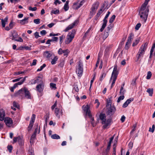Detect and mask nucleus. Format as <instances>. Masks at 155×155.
<instances>
[{
	"label": "nucleus",
	"instance_id": "nucleus-6",
	"mask_svg": "<svg viewBox=\"0 0 155 155\" xmlns=\"http://www.w3.org/2000/svg\"><path fill=\"white\" fill-rule=\"evenodd\" d=\"M149 10H140L139 14L142 19V21H143V22L145 23L147 19L148 15Z\"/></svg>",
	"mask_w": 155,
	"mask_h": 155
},
{
	"label": "nucleus",
	"instance_id": "nucleus-60",
	"mask_svg": "<svg viewBox=\"0 0 155 155\" xmlns=\"http://www.w3.org/2000/svg\"><path fill=\"white\" fill-rule=\"evenodd\" d=\"M15 41L20 42H22L23 41V39L21 37H19L18 39H15Z\"/></svg>",
	"mask_w": 155,
	"mask_h": 155
},
{
	"label": "nucleus",
	"instance_id": "nucleus-55",
	"mask_svg": "<svg viewBox=\"0 0 155 155\" xmlns=\"http://www.w3.org/2000/svg\"><path fill=\"white\" fill-rule=\"evenodd\" d=\"M103 11L102 10V8L100 9V11H98V12H97L96 15V16L97 17H99L101 14L102 13Z\"/></svg>",
	"mask_w": 155,
	"mask_h": 155
},
{
	"label": "nucleus",
	"instance_id": "nucleus-49",
	"mask_svg": "<svg viewBox=\"0 0 155 155\" xmlns=\"http://www.w3.org/2000/svg\"><path fill=\"white\" fill-rule=\"evenodd\" d=\"M40 132V127L39 128V129H38V127L37 126L36 128H35V131L33 134L36 135V134L38 133L39 134Z\"/></svg>",
	"mask_w": 155,
	"mask_h": 155
},
{
	"label": "nucleus",
	"instance_id": "nucleus-45",
	"mask_svg": "<svg viewBox=\"0 0 155 155\" xmlns=\"http://www.w3.org/2000/svg\"><path fill=\"white\" fill-rule=\"evenodd\" d=\"M33 124H34V123H33V122H30V124L28 127V130L29 131V130L31 129V128L33 125Z\"/></svg>",
	"mask_w": 155,
	"mask_h": 155
},
{
	"label": "nucleus",
	"instance_id": "nucleus-40",
	"mask_svg": "<svg viewBox=\"0 0 155 155\" xmlns=\"http://www.w3.org/2000/svg\"><path fill=\"white\" fill-rule=\"evenodd\" d=\"M106 75V74L104 73V72H103L102 73L101 76H100L99 80L101 81H102L103 79L105 77Z\"/></svg>",
	"mask_w": 155,
	"mask_h": 155
},
{
	"label": "nucleus",
	"instance_id": "nucleus-53",
	"mask_svg": "<svg viewBox=\"0 0 155 155\" xmlns=\"http://www.w3.org/2000/svg\"><path fill=\"white\" fill-rule=\"evenodd\" d=\"M14 26V24L13 22L12 21H11L9 23L8 26L11 29L13 28Z\"/></svg>",
	"mask_w": 155,
	"mask_h": 155
},
{
	"label": "nucleus",
	"instance_id": "nucleus-59",
	"mask_svg": "<svg viewBox=\"0 0 155 155\" xmlns=\"http://www.w3.org/2000/svg\"><path fill=\"white\" fill-rule=\"evenodd\" d=\"M107 105H106L107 107H111V106H112V105H111V103L110 100H109V101H107Z\"/></svg>",
	"mask_w": 155,
	"mask_h": 155
},
{
	"label": "nucleus",
	"instance_id": "nucleus-17",
	"mask_svg": "<svg viewBox=\"0 0 155 155\" xmlns=\"http://www.w3.org/2000/svg\"><path fill=\"white\" fill-rule=\"evenodd\" d=\"M98 5L96 3L94 4L93 5L91 8V13L93 14L95 13V11L97 8Z\"/></svg>",
	"mask_w": 155,
	"mask_h": 155
},
{
	"label": "nucleus",
	"instance_id": "nucleus-36",
	"mask_svg": "<svg viewBox=\"0 0 155 155\" xmlns=\"http://www.w3.org/2000/svg\"><path fill=\"white\" fill-rule=\"evenodd\" d=\"M125 91V90L124 89V88H123L122 87H120V95H124V94Z\"/></svg>",
	"mask_w": 155,
	"mask_h": 155
},
{
	"label": "nucleus",
	"instance_id": "nucleus-48",
	"mask_svg": "<svg viewBox=\"0 0 155 155\" xmlns=\"http://www.w3.org/2000/svg\"><path fill=\"white\" fill-rule=\"evenodd\" d=\"M139 39L136 40L132 44V46L134 47L136 45L139 43Z\"/></svg>",
	"mask_w": 155,
	"mask_h": 155
},
{
	"label": "nucleus",
	"instance_id": "nucleus-51",
	"mask_svg": "<svg viewBox=\"0 0 155 155\" xmlns=\"http://www.w3.org/2000/svg\"><path fill=\"white\" fill-rule=\"evenodd\" d=\"M28 9L30 11H36L37 10V8L36 7L32 8V7L30 6L29 7Z\"/></svg>",
	"mask_w": 155,
	"mask_h": 155
},
{
	"label": "nucleus",
	"instance_id": "nucleus-26",
	"mask_svg": "<svg viewBox=\"0 0 155 155\" xmlns=\"http://www.w3.org/2000/svg\"><path fill=\"white\" fill-rule=\"evenodd\" d=\"M69 1H67L66 3L65 4L64 7V9L65 11H68L69 8V6L68 5Z\"/></svg>",
	"mask_w": 155,
	"mask_h": 155
},
{
	"label": "nucleus",
	"instance_id": "nucleus-35",
	"mask_svg": "<svg viewBox=\"0 0 155 155\" xmlns=\"http://www.w3.org/2000/svg\"><path fill=\"white\" fill-rule=\"evenodd\" d=\"M130 43L127 41L124 47L125 49L127 50L129 49L130 46Z\"/></svg>",
	"mask_w": 155,
	"mask_h": 155
},
{
	"label": "nucleus",
	"instance_id": "nucleus-31",
	"mask_svg": "<svg viewBox=\"0 0 155 155\" xmlns=\"http://www.w3.org/2000/svg\"><path fill=\"white\" fill-rule=\"evenodd\" d=\"M153 88H148L147 90V92L148 93L150 96H152L153 93Z\"/></svg>",
	"mask_w": 155,
	"mask_h": 155
},
{
	"label": "nucleus",
	"instance_id": "nucleus-9",
	"mask_svg": "<svg viewBox=\"0 0 155 155\" xmlns=\"http://www.w3.org/2000/svg\"><path fill=\"white\" fill-rule=\"evenodd\" d=\"M54 55L52 52L49 51H45L43 53L44 57L46 58L48 60L52 59V58Z\"/></svg>",
	"mask_w": 155,
	"mask_h": 155
},
{
	"label": "nucleus",
	"instance_id": "nucleus-16",
	"mask_svg": "<svg viewBox=\"0 0 155 155\" xmlns=\"http://www.w3.org/2000/svg\"><path fill=\"white\" fill-rule=\"evenodd\" d=\"M26 77H25L22 80H21L20 81L15 83L14 85L13 86V88H15L18 85H20L23 84V82L25 81V80Z\"/></svg>",
	"mask_w": 155,
	"mask_h": 155
},
{
	"label": "nucleus",
	"instance_id": "nucleus-2",
	"mask_svg": "<svg viewBox=\"0 0 155 155\" xmlns=\"http://www.w3.org/2000/svg\"><path fill=\"white\" fill-rule=\"evenodd\" d=\"M147 45L148 43H146L142 45L140 48L136 56L137 61H139L140 58L143 57L147 48Z\"/></svg>",
	"mask_w": 155,
	"mask_h": 155
},
{
	"label": "nucleus",
	"instance_id": "nucleus-25",
	"mask_svg": "<svg viewBox=\"0 0 155 155\" xmlns=\"http://www.w3.org/2000/svg\"><path fill=\"white\" fill-rule=\"evenodd\" d=\"M28 18H25L23 19L20 21V23L22 25H24L25 24H26L28 22Z\"/></svg>",
	"mask_w": 155,
	"mask_h": 155
},
{
	"label": "nucleus",
	"instance_id": "nucleus-63",
	"mask_svg": "<svg viewBox=\"0 0 155 155\" xmlns=\"http://www.w3.org/2000/svg\"><path fill=\"white\" fill-rule=\"evenodd\" d=\"M37 60L36 59H34L33 61L32 64H31V66H35L36 65Z\"/></svg>",
	"mask_w": 155,
	"mask_h": 155
},
{
	"label": "nucleus",
	"instance_id": "nucleus-64",
	"mask_svg": "<svg viewBox=\"0 0 155 155\" xmlns=\"http://www.w3.org/2000/svg\"><path fill=\"white\" fill-rule=\"evenodd\" d=\"M116 155V149L115 148V147H114L113 148V151L112 155Z\"/></svg>",
	"mask_w": 155,
	"mask_h": 155
},
{
	"label": "nucleus",
	"instance_id": "nucleus-5",
	"mask_svg": "<svg viewBox=\"0 0 155 155\" xmlns=\"http://www.w3.org/2000/svg\"><path fill=\"white\" fill-rule=\"evenodd\" d=\"M83 72V63L81 61H79L78 62V65L76 67V72L78 76L81 77L82 75Z\"/></svg>",
	"mask_w": 155,
	"mask_h": 155
},
{
	"label": "nucleus",
	"instance_id": "nucleus-58",
	"mask_svg": "<svg viewBox=\"0 0 155 155\" xmlns=\"http://www.w3.org/2000/svg\"><path fill=\"white\" fill-rule=\"evenodd\" d=\"M8 149L9 153H11L12 150V146H8L7 147Z\"/></svg>",
	"mask_w": 155,
	"mask_h": 155
},
{
	"label": "nucleus",
	"instance_id": "nucleus-19",
	"mask_svg": "<svg viewBox=\"0 0 155 155\" xmlns=\"http://www.w3.org/2000/svg\"><path fill=\"white\" fill-rule=\"evenodd\" d=\"M36 88L38 92H41L43 90V85L42 84H39L37 86Z\"/></svg>",
	"mask_w": 155,
	"mask_h": 155
},
{
	"label": "nucleus",
	"instance_id": "nucleus-39",
	"mask_svg": "<svg viewBox=\"0 0 155 155\" xmlns=\"http://www.w3.org/2000/svg\"><path fill=\"white\" fill-rule=\"evenodd\" d=\"M113 27V25L111 24H110L109 25L108 27L105 30L108 31L109 32L110 30V29L112 28Z\"/></svg>",
	"mask_w": 155,
	"mask_h": 155
},
{
	"label": "nucleus",
	"instance_id": "nucleus-4",
	"mask_svg": "<svg viewBox=\"0 0 155 155\" xmlns=\"http://www.w3.org/2000/svg\"><path fill=\"white\" fill-rule=\"evenodd\" d=\"M118 74V73L117 71V66H114L113 71L112 73L111 76L110 77L109 81L110 83L112 81V80L111 85V88H112L113 86L114 85L115 82Z\"/></svg>",
	"mask_w": 155,
	"mask_h": 155
},
{
	"label": "nucleus",
	"instance_id": "nucleus-22",
	"mask_svg": "<svg viewBox=\"0 0 155 155\" xmlns=\"http://www.w3.org/2000/svg\"><path fill=\"white\" fill-rule=\"evenodd\" d=\"M36 135L33 134L31 136V139L30 140V143L31 145H32L34 143V140L36 138Z\"/></svg>",
	"mask_w": 155,
	"mask_h": 155
},
{
	"label": "nucleus",
	"instance_id": "nucleus-52",
	"mask_svg": "<svg viewBox=\"0 0 155 155\" xmlns=\"http://www.w3.org/2000/svg\"><path fill=\"white\" fill-rule=\"evenodd\" d=\"M60 44H61L63 42V40L64 38V37L62 35L60 37Z\"/></svg>",
	"mask_w": 155,
	"mask_h": 155
},
{
	"label": "nucleus",
	"instance_id": "nucleus-8",
	"mask_svg": "<svg viewBox=\"0 0 155 155\" xmlns=\"http://www.w3.org/2000/svg\"><path fill=\"white\" fill-rule=\"evenodd\" d=\"M115 110V107L112 105V106L107 107L106 114L107 115L111 116L114 114Z\"/></svg>",
	"mask_w": 155,
	"mask_h": 155
},
{
	"label": "nucleus",
	"instance_id": "nucleus-54",
	"mask_svg": "<svg viewBox=\"0 0 155 155\" xmlns=\"http://www.w3.org/2000/svg\"><path fill=\"white\" fill-rule=\"evenodd\" d=\"M110 14V12H108L107 13L106 15L105 16V17L104 20L103 21H107L106 19L108 17L109 15Z\"/></svg>",
	"mask_w": 155,
	"mask_h": 155
},
{
	"label": "nucleus",
	"instance_id": "nucleus-23",
	"mask_svg": "<svg viewBox=\"0 0 155 155\" xmlns=\"http://www.w3.org/2000/svg\"><path fill=\"white\" fill-rule=\"evenodd\" d=\"M109 32L106 30H105L104 32L102 35V38L104 40L106 38L108 37L109 35Z\"/></svg>",
	"mask_w": 155,
	"mask_h": 155
},
{
	"label": "nucleus",
	"instance_id": "nucleus-24",
	"mask_svg": "<svg viewBox=\"0 0 155 155\" xmlns=\"http://www.w3.org/2000/svg\"><path fill=\"white\" fill-rule=\"evenodd\" d=\"M134 35L133 33H130L129 34V35L127 41L131 43V41L133 39L134 37Z\"/></svg>",
	"mask_w": 155,
	"mask_h": 155
},
{
	"label": "nucleus",
	"instance_id": "nucleus-15",
	"mask_svg": "<svg viewBox=\"0 0 155 155\" xmlns=\"http://www.w3.org/2000/svg\"><path fill=\"white\" fill-rule=\"evenodd\" d=\"M149 1L150 0H145L144 3L142 5L140 10H149L148 9L146 8V7Z\"/></svg>",
	"mask_w": 155,
	"mask_h": 155
},
{
	"label": "nucleus",
	"instance_id": "nucleus-12",
	"mask_svg": "<svg viewBox=\"0 0 155 155\" xmlns=\"http://www.w3.org/2000/svg\"><path fill=\"white\" fill-rule=\"evenodd\" d=\"M6 125L8 127H11L12 123L13 121L12 119L8 117L5 118L4 120Z\"/></svg>",
	"mask_w": 155,
	"mask_h": 155
},
{
	"label": "nucleus",
	"instance_id": "nucleus-46",
	"mask_svg": "<svg viewBox=\"0 0 155 155\" xmlns=\"http://www.w3.org/2000/svg\"><path fill=\"white\" fill-rule=\"evenodd\" d=\"M114 135L113 137H111L109 141V142L108 143V145L111 146V143H112V141H113V140L114 139Z\"/></svg>",
	"mask_w": 155,
	"mask_h": 155
},
{
	"label": "nucleus",
	"instance_id": "nucleus-13",
	"mask_svg": "<svg viewBox=\"0 0 155 155\" xmlns=\"http://www.w3.org/2000/svg\"><path fill=\"white\" fill-rule=\"evenodd\" d=\"M69 52V51L68 49L63 50L62 48H60L59 49L58 51V53L59 55H61L62 54H64V56H67Z\"/></svg>",
	"mask_w": 155,
	"mask_h": 155
},
{
	"label": "nucleus",
	"instance_id": "nucleus-27",
	"mask_svg": "<svg viewBox=\"0 0 155 155\" xmlns=\"http://www.w3.org/2000/svg\"><path fill=\"white\" fill-rule=\"evenodd\" d=\"M55 113L56 116L58 118H60V112H59V109L58 108H56L55 110Z\"/></svg>",
	"mask_w": 155,
	"mask_h": 155
},
{
	"label": "nucleus",
	"instance_id": "nucleus-21",
	"mask_svg": "<svg viewBox=\"0 0 155 155\" xmlns=\"http://www.w3.org/2000/svg\"><path fill=\"white\" fill-rule=\"evenodd\" d=\"M51 59L52 60L51 61V64L52 65L56 63V61L58 60V57L57 56H55L54 55Z\"/></svg>",
	"mask_w": 155,
	"mask_h": 155
},
{
	"label": "nucleus",
	"instance_id": "nucleus-29",
	"mask_svg": "<svg viewBox=\"0 0 155 155\" xmlns=\"http://www.w3.org/2000/svg\"><path fill=\"white\" fill-rule=\"evenodd\" d=\"M107 21H103V23L102 25V27L100 29V31L101 32H102L104 30V29L105 28L106 26V25L107 23Z\"/></svg>",
	"mask_w": 155,
	"mask_h": 155
},
{
	"label": "nucleus",
	"instance_id": "nucleus-56",
	"mask_svg": "<svg viewBox=\"0 0 155 155\" xmlns=\"http://www.w3.org/2000/svg\"><path fill=\"white\" fill-rule=\"evenodd\" d=\"M141 26V24L140 23H138L135 27V29L136 30H138Z\"/></svg>",
	"mask_w": 155,
	"mask_h": 155
},
{
	"label": "nucleus",
	"instance_id": "nucleus-18",
	"mask_svg": "<svg viewBox=\"0 0 155 155\" xmlns=\"http://www.w3.org/2000/svg\"><path fill=\"white\" fill-rule=\"evenodd\" d=\"M11 33L12 36V40L15 39L18 36L17 33L15 30L12 31H11Z\"/></svg>",
	"mask_w": 155,
	"mask_h": 155
},
{
	"label": "nucleus",
	"instance_id": "nucleus-7",
	"mask_svg": "<svg viewBox=\"0 0 155 155\" xmlns=\"http://www.w3.org/2000/svg\"><path fill=\"white\" fill-rule=\"evenodd\" d=\"M75 32V30L73 29L71 32H70L68 33L65 41V43L66 44H68L72 41L74 37Z\"/></svg>",
	"mask_w": 155,
	"mask_h": 155
},
{
	"label": "nucleus",
	"instance_id": "nucleus-33",
	"mask_svg": "<svg viewBox=\"0 0 155 155\" xmlns=\"http://www.w3.org/2000/svg\"><path fill=\"white\" fill-rule=\"evenodd\" d=\"M59 13V10L58 9H56L55 8H54V9H53L51 10V14H52L57 15Z\"/></svg>",
	"mask_w": 155,
	"mask_h": 155
},
{
	"label": "nucleus",
	"instance_id": "nucleus-11",
	"mask_svg": "<svg viewBox=\"0 0 155 155\" xmlns=\"http://www.w3.org/2000/svg\"><path fill=\"white\" fill-rule=\"evenodd\" d=\"M78 20H76L72 24L69 25L67 27L64 31L65 32H67L69 30L72 29L76 25L78 24Z\"/></svg>",
	"mask_w": 155,
	"mask_h": 155
},
{
	"label": "nucleus",
	"instance_id": "nucleus-43",
	"mask_svg": "<svg viewBox=\"0 0 155 155\" xmlns=\"http://www.w3.org/2000/svg\"><path fill=\"white\" fill-rule=\"evenodd\" d=\"M35 118V114H33L31 118V120L30 122L34 123Z\"/></svg>",
	"mask_w": 155,
	"mask_h": 155
},
{
	"label": "nucleus",
	"instance_id": "nucleus-41",
	"mask_svg": "<svg viewBox=\"0 0 155 155\" xmlns=\"http://www.w3.org/2000/svg\"><path fill=\"white\" fill-rule=\"evenodd\" d=\"M115 17H116V16H115V15H113L110 18V20H109V22L110 23H112L114 21V20L115 19Z\"/></svg>",
	"mask_w": 155,
	"mask_h": 155
},
{
	"label": "nucleus",
	"instance_id": "nucleus-32",
	"mask_svg": "<svg viewBox=\"0 0 155 155\" xmlns=\"http://www.w3.org/2000/svg\"><path fill=\"white\" fill-rule=\"evenodd\" d=\"M80 7L78 3H74L72 6L73 8L74 9H77Z\"/></svg>",
	"mask_w": 155,
	"mask_h": 155
},
{
	"label": "nucleus",
	"instance_id": "nucleus-34",
	"mask_svg": "<svg viewBox=\"0 0 155 155\" xmlns=\"http://www.w3.org/2000/svg\"><path fill=\"white\" fill-rule=\"evenodd\" d=\"M51 137L53 139H58L60 138V136L56 134H54L52 135L51 136Z\"/></svg>",
	"mask_w": 155,
	"mask_h": 155
},
{
	"label": "nucleus",
	"instance_id": "nucleus-62",
	"mask_svg": "<svg viewBox=\"0 0 155 155\" xmlns=\"http://www.w3.org/2000/svg\"><path fill=\"white\" fill-rule=\"evenodd\" d=\"M64 65V62L63 61H61L60 64H59L58 66L61 67H63Z\"/></svg>",
	"mask_w": 155,
	"mask_h": 155
},
{
	"label": "nucleus",
	"instance_id": "nucleus-10",
	"mask_svg": "<svg viewBox=\"0 0 155 155\" xmlns=\"http://www.w3.org/2000/svg\"><path fill=\"white\" fill-rule=\"evenodd\" d=\"M82 107L83 108V110L85 112L86 115H88V116H91V111L90 110V105L87 104L86 106L84 105Z\"/></svg>",
	"mask_w": 155,
	"mask_h": 155
},
{
	"label": "nucleus",
	"instance_id": "nucleus-30",
	"mask_svg": "<svg viewBox=\"0 0 155 155\" xmlns=\"http://www.w3.org/2000/svg\"><path fill=\"white\" fill-rule=\"evenodd\" d=\"M18 141L19 144L20 145H22L24 143V140L22 137H18Z\"/></svg>",
	"mask_w": 155,
	"mask_h": 155
},
{
	"label": "nucleus",
	"instance_id": "nucleus-3",
	"mask_svg": "<svg viewBox=\"0 0 155 155\" xmlns=\"http://www.w3.org/2000/svg\"><path fill=\"white\" fill-rule=\"evenodd\" d=\"M99 118L100 120L102 121V123L104 124L103 126L104 128L105 129L110 124L111 119H109L106 120V115L103 113H101L99 115Z\"/></svg>",
	"mask_w": 155,
	"mask_h": 155
},
{
	"label": "nucleus",
	"instance_id": "nucleus-38",
	"mask_svg": "<svg viewBox=\"0 0 155 155\" xmlns=\"http://www.w3.org/2000/svg\"><path fill=\"white\" fill-rule=\"evenodd\" d=\"M50 87L51 89H55L56 88V84L53 83L50 84Z\"/></svg>",
	"mask_w": 155,
	"mask_h": 155
},
{
	"label": "nucleus",
	"instance_id": "nucleus-14",
	"mask_svg": "<svg viewBox=\"0 0 155 155\" xmlns=\"http://www.w3.org/2000/svg\"><path fill=\"white\" fill-rule=\"evenodd\" d=\"M5 113L3 109H0V120L3 121L5 119Z\"/></svg>",
	"mask_w": 155,
	"mask_h": 155
},
{
	"label": "nucleus",
	"instance_id": "nucleus-20",
	"mask_svg": "<svg viewBox=\"0 0 155 155\" xmlns=\"http://www.w3.org/2000/svg\"><path fill=\"white\" fill-rule=\"evenodd\" d=\"M8 18L6 17L4 19H1L2 25L3 28H5L6 23L7 22Z\"/></svg>",
	"mask_w": 155,
	"mask_h": 155
},
{
	"label": "nucleus",
	"instance_id": "nucleus-50",
	"mask_svg": "<svg viewBox=\"0 0 155 155\" xmlns=\"http://www.w3.org/2000/svg\"><path fill=\"white\" fill-rule=\"evenodd\" d=\"M91 29V28H89L88 29V30L87 31H86V32L85 33L84 36H83V38H85L87 36V35H88V34L89 33V32L90 31V30Z\"/></svg>",
	"mask_w": 155,
	"mask_h": 155
},
{
	"label": "nucleus",
	"instance_id": "nucleus-1",
	"mask_svg": "<svg viewBox=\"0 0 155 155\" xmlns=\"http://www.w3.org/2000/svg\"><path fill=\"white\" fill-rule=\"evenodd\" d=\"M15 96L17 97H21L23 98L25 97L27 98L31 99V95L27 88L24 87L15 93Z\"/></svg>",
	"mask_w": 155,
	"mask_h": 155
},
{
	"label": "nucleus",
	"instance_id": "nucleus-37",
	"mask_svg": "<svg viewBox=\"0 0 155 155\" xmlns=\"http://www.w3.org/2000/svg\"><path fill=\"white\" fill-rule=\"evenodd\" d=\"M41 78L39 77H38L36 80H34V81L33 84H35L36 83H38L39 82V81H41Z\"/></svg>",
	"mask_w": 155,
	"mask_h": 155
},
{
	"label": "nucleus",
	"instance_id": "nucleus-42",
	"mask_svg": "<svg viewBox=\"0 0 155 155\" xmlns=\"http://www.w3.org/2000/svg\"><path fill=\"white\" fill-rule=\"evenodd\" d=\"M124 95H121V96H120L118 98L117 100V102L118 103L121 100H123L124 99Z\"/></svg>",
	"mask_w": 155,
	"mask_h": 155
},
{
	"label": "nucleus",
	"instance_id": "nucleus-44",
	"mask_svg": "<svg viewBox=\"0 0 155 155\" xmlns=\"http://www.w3.org/2000/svg\"><path fill=\"white\" fill-rule=\"evenodd\" d=\"M152 75V74L150 71H149L148 72L147 74V79H150Z\"/></svg>",
	"mask_w": 155,
	"mask_h": 155
},
{
	"label": "nucleus",
	"instance_id": "nucleus-61",
	"mask_svg": "<svg viewBox=\"0 0 155 155\" xmlns=\"http://www.w3.org/2000/svg\"><path fill=\"white\" fill-rule=\"evenodd\" d=\"M22 78V77H20V78H17L16 79H14L12 80V82H15L19 81L20 80V79H21Z\"/></svg>",
	"mask_w": 155,
	"mask_h": 155
},
{
	"label": "nucleus",
	"instance_id": "nucleus-47",
	"mask_svg": "<svg viewBox=\"0 0 155 155\" xmlns=\"http://www.w3.org/2000/svg\"><path fill=\"white\" fill-rule=\"evenodd\" d=\"M40 19H36L34 20V22L35 24H38L40 23Z\"/></svg>",
	"mask_w": 155,
	"mask_h": 155
},
{
	"label": "nucleus",
	"instance_id": "nucleus-28",
	"mask_svg": "<svg viewBox=\"0 0 155 155\" xmlns=\"http://www.w3.org/2000/svg\"><path fill=\"white\" fill-rule=\"evenodd\" d=\"M107 21H103V23L102 25V27L100 29V31L101 32H102L104 30V29L105 28L106 26V25L107 23Z\"/></svg>",
	"mask_w": 155,
	"mask_h": 155
},
{
	"label": "nucleus",
	"instance_id": "nucleus-57",
	"mask_svg": "<svg viewBox=\"0 0 155 155\" xmlns=\"http://www.w3.org/2000/svg\"><path fill=\"white\" fill-rule=\"evenodd\" d=\"M34 35L35 38L36 39L38 38L39 37H40L39 35V33L37 32H36L34 33Z\"/></svg>",
	"mask_w": 155,
	"mask_h": 155
}]
</instances>
